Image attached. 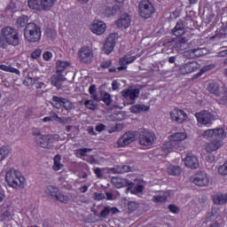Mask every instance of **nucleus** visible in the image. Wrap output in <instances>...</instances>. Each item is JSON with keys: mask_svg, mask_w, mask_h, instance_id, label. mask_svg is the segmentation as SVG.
Here are the masks:
<instances>
[{"mask_svg": "<svg viewBox=\"0 0 227 227\" xmlns=\"http://www.w3.org/2000/svg\"><path fill=\"white\" fill-rule=\"evenodd\" d=\"M202 137L207 140L215 137L211 142H207L204 145L205 151L207 153H212L223 146V141L227 137V131L223 127L207 129L204 131Z\"/></svg>", "mask_w": 227, "mask_h": 227, "instance_id": "nucleus-1", "label": "nucleus"}, {"mask_svg": "<svg viewBox=\"0 0 227 227\" xmlns=\"http://www.w3.org/2000/svg\"><path fill=\"white\" fill-rule=\"evenodd\" d=\"M187 139V133L185 131H179L168 135V142H165L160 149V155L166 157L168 153L176 152L181 147V143Z\"/></svg>", "mask_w": 227, "mask_h": 227, "instance_id": "nucleus-2", "label": "nucleus"}, {"mask_svg": "<svg viewBox=\"0 0 227 227\" xmlns=\"http://www.w3.org/2000/svg\"><path fill=\"white\" fill-rule=\"evenodd\" d=\"M20 36L18 31L12 27H4L0 31V47L6 48L7 45L18 46Z\"/></svg>", "mask_w": 227, "mask_h": 227, "instance_id": "nucleus-3", "label": "nucleus"}, {"mask_svg": "<svg viewBox=\"0 0 227 227\" xmlns=\"http://www.w3.org/2000/svg\"><path fill=\"white\" fill-rule=\"evenodd\" d=\"M5 180L9 186L14 189L24 188L26 184V179L21 173L13 168L10 169L5 175Z\"/></svg>", "mask_w": 227, "mask_h": 227, "instance_id": "nucleus-4", "label": "nucleus"}, {"mask_svg": "<svg viewBox=\"0 0 227 227\" xmlns=\"http://www.w3.org/2000/svg\"><path fill=\"white\" fill-rule=\"evenodd\" d=\"M24 35L28 42L36 43L41 39V28L35 23H28L24 29Z\"/></svg>", "mask_w": 227, "mask_h": 227, "instance_id": "nucleus-5", "label": "nucleus"}, {"mask_svg": "<svg viewBox=\"0 0 227 227\" xmlns=\"http://www.w3.org/2000/svg\"><path fill=\"white\" fill-rule=\"evenodd\" d=\"M59 135H42L41 137H35V144L44 149H51L53 143L59 139Z\"/></svg>", "mask_w": 227, "mask_h": 227, "instance_id": "nucleus-6", "label": "nucleus"}, {"mask_svg": "<svg viewBox=\"0 0 227 227\" xmlns=\"http://www.w3.org/2000/svg\"><path fill=\"white\" fill-rule=\"evenodd\" d=\"M139 144L143 146H152L155 143L157 137L153 131H149L147 129H144L139 132Z\"/></svg>", "mask_w": 227, "mask_h": 227, "instance_id": "nucleus-7", "label": "nucleus"}, {"mask_svg": "<svg viewBox=\"0 0 227 227\" xmlns=\"http://www.w3.org/2000/svg\"><path fill=\"white\" fill-rule=\"evenodd\" d=\"M138 12L140 17L149 19L155 13V7L149 0H142L139 3Z\"/></svg>", "mask_w": 227, "mask_h": 227, "instance_id": "nucleus-8", "label": "nucleus"}, {"mask_svg": "<svg viewBox=\"0 0 227 227\" xmlns=\"http://www.w3.org/2000/svg\"><path fill=\"white\" fill-rule=\"evenodd\" d=\"M191 181L200 187H205L209 184V176L206 172H199L191 177Z\"/></svg>", "mask_w": 227, "mask_h": 227, "instance_id": "nucleus-9", "label": "nucleus"}, {"mask_svg": "<svg viewBox=\"0 0 227 227\" xmlns=\"http://www.w3.org/2000/svg\"><path fill=\"white\" fill-rule=\"evenodd\" d=\"M197 121L200 124L204 126H210L213 121V115L207 110L200 111L195 114Z\"/></svg>", "mask_w": 227, "mask_h": 227, "instance_id": "nucleus-10", "label": "nucleus"}, {"mask_svg": "<svg viewBox=\"0 0 227 227\" xmlns=\"http://www.w3.org/2000/svg\"><path fill=\"white\" fill-rule=\"evenodd\" d=\"M134 141H136V133L134 131H127L117 140V146L119 148L124 147Z\"/></svg>", "mask_w": 227, "mask_h": 227, "instance_id": "nucleus-11", "label": "nucleus"}, {"mask_svg": "<svg viewBox=\"0 0 227 227\" xmlns=\"http://www.w3.org/2000/svg\"><path fill=\"white\" fill-rule=\"evenodd\" d=\"M116 38H117L116 33H112L106 37V40L103 47V52L105 54L109 55L111 54V52H113L116 43Z\"/></svg>", "mask_w": 227, "mask_h": 227, "instance_id": "nucleus-12", "label": "nucleus"}, {"mask_svg": "<svg viewBox=\"0 0 227 227\" xmlns=\"http://www.w3.org/2000/svg\"><path fill=\"white\" fill-rule=\"evenodd\" d=\"M121 4H107L106 5L103 6L100 12L105 17H112L114 16L121 8Z\"/></svg>", "mask_w": 227, "mask_h": 227, "instance_id": "nucleus-13", "label": "nucleus"}, {"mask_svg": "<svg viewBox=\"0 0 227 227\" xmlns=\"http://www.w3.org/2000/svg\"><path fill=\"white\" fill-rule=\"evenodd\" d=\"M90 29L93 34L101 35L106 30V24L102 20H94L90 25Z\"/></svg>", "mask_w": 227, "mask_h": 227, "instance_id": "nucleus-14", "label": "nucleus"}, {"mask_svg": "<svg viewBox=\"0 0 227 227\" xmlns=\"http://www.w3.org/2000/svg\"><path fill=\"white\" fill-rule=\"evenodd\" d=\"M200 64H198L197 62L193 61V62H188L184 65H183L180 69H179V73L182 75H186V74H190L194 73L195 71H197L198 69H200Z\"/></svg>", "mask_w": 227, "mask_h": 227, "instance_id": "nucleus-15", "label": "nucleus"}, {"mask_svg": "<svg viewBox=\"0 0 227 227\" xmlns=\"http://www.w3.org/2000/svg\"><path fill=\"white\" fill-rule=\"evenodd\" d=\"M169 115L171 120L177 123H183L184 121H185L187 117L186 113L179 108H175L170 111Z\"/></svg>", "mask_w": 227, "mask_h": 227, "instance_id": "nucleus-16", "label": "nucleus"}, {"mask_svg": "<svg viewBox=\"0 0 227 227\" xmlns=\"http://www.w3.org/2000/svg\"><path fill=\"white\" fill-rule=\"evenodd\" d=\"M131 16L128 13L121 14L120 18L115 21V24L120 29H126L131 26Z\"/></svg>", "mask_w": 227, "mask_h": 227, "instance_id": "nucleus-17", "label": "nucleus"}, {"mask_svg": "<svg viewBox=\"0 0 227 227\" xmlns=\"http://www.w3.org/2000/svg\"><path fill=\"white\" fill-rule=\"evenodd\" d=\"M135 60H136V59L121 58L119 59V64L121 66L118 67L117 68H115V67L110 68L109 72L110 73H116L117 71H119V72L125 71L128 68L127 65H130V63H134Z\"/></svg>", "mask_w": 227, "mask_h": 227, "instance_id": "nucleus-18", "label": "nucleus"}, {"mask_svg": "<svg viewBox=\"0 0 227 227\" xmlns=\"http://www.w3.org/2000/svg\"><path fill=\"white\" fill-rule=\"evenodd\" d=\"M183 161L187 168L192 169H197L200 167L199 159L192 153H188Z\"/></svg>", "mask_w": 227, "mask_h": 227, "instance_id": "nucleus-19", "label": "nucleus"}, {"mask_svg": "<svg viewBox=\"0 0 227 227\" xmlns=\"http://www.w3.org/2000/svg\"><path fill=\"white\" fill-rule=\"evenodd\" d=\"M122 97L126 99H130V104H134L135 100L139 98L140 95V90L139 89H128L124 90L121 92Z\"/></svg>", "mask_w": 227, "mask_h": 227, "instance_id": "nucleus-20", "label": "nucleus"}, {"mask_svg": "<svg viewBox=\"0 0 227 227\" xmlns=\"http://www.w3.org/2000/svg\"><path fill=\"white\" fill-rule=\"evenodd\" d=\"M50 118L51 121H58L59 124L67 125L70 124L72 122L71 117H59L56 113L51 112L50 113Z\"/></svg>", "mask_w": 227, "mask_h": 227, "instance_id": "nucleus-21", "label": "nucleus"}, {"mask_svg": "<svg viewBox=\"0 0 227 227\" xmlns=\"http://www.w3.org/2000/svg\"><path fill=\"white\" fill-rule=\"evenodd\" d=\"M24 4V0H11L10 4L6 8V11L15 12L20 10L23 7Z\"/></svg>", "mask_w": 227, "mask_h": 227, "instance_id": "nucleus-22", "label": "nucleus"}, {"mask_svg": "<svg viewBox=\"0 0 227 227\" xmlns=\"http://www.w3.org/2000/svg\"><path fill=\"white\" fill-rule=\"evenodd\" d=\"M51 81L52 86L56 87L58 90H61L62 82H66V78L61 74H53Z\"/></svg>", "mask_w": 227, "mask_h": 227, "instance_id": "nucleus-23", "label": "nucleus"}, {"mask_svg": "<svg viewBox=\"0 0 227 227\" xmlns=\"http://www.w3.org/2000/svg\"><path fill=\"white\" fill-rule=\"evenodd\" d=\"M12 153V150L9 145H0V162L4 161Z\"/></svg>", "mask_w": 227, "mask_h": 227, "instance_id": "nucleus-24", "label": "nucleus"}, {"mask_svg": "<svg viewBox=\"0 0 227 227\" xmlns=\"http://www.w3.org/2000/svg\"><path fill=\"white\" fill-rule=\"evenodd\" d=\"M150 110L149 106H145L144 104H137L130 106V113L132 114H142L145 112H148Z\"/></svg>", "mask_w": 227, "mask_h": 227, "instance_id": "nucleus-25", "label": "nucleus"}, {"mask_svg": "<svg viewBox=\"0 0 227 227\" xmlns=\"http://www.w3.org/2000/svg\"><path fill=\"white\" fill-rule=\"evenodd\" d=\"M213 201L216 205H225L227 204V193H216L212 196Z\"/></svg>", "mask_w": 227, "mask_h": 227, "instance_id": "nucleus-26", "label": "nucleus"}, {"mask_svg": "<svg viewBox=\"0 0 227 227\" xmlns=\"http://www.w3.org/2000/svg\"><path fill=\"white\" fill-rule=\"evenodd\" d=\"M208 92H210L212 95H215V97L221 96L222 88H220L219 84L217 82H210L207 87Z\"/></svg>", "mask_w": 227, "mask_h": 227, "instance_id": "nucleus-27", "label": "nucleus"}, {"mask_svg": "<svg viewBox=\"0 0 227 227\" xmlns=\"http://www.w3.org/2000/svg\"><path fill=\"white\" fill-rule=\"evenodd\" d=\"M92 57H93V51L88 46H83L80 48V51H78V58H92Z\"/></svg>", "mask_w": 227, "mask_h": 227, "instance_id": "nucleus-28", "label": "nucleus"}, {"mask_svg": "<svg viewBox=\"0 0 227 227\" xmlns=\"http://www.w3.org/2000/svg\"><path fill=\"white\" fill-rule=\"evenodd\" d=\"M207 53V50L206 49H193V50H190L189 52H187L186 54H189L190 58H202V56H205V54Z\"/></svg>", "mask_w": 227, "mask_h": 227, "instance_id": "nucleus-29", "label": "nucleus"}, {"mask_svg": "<svg viewBox=\"0 0 227 227\" xmlns=\"http://www.w3.org/2000/svg\"><path fill=\"white\" fill-rule=\"evenodd\" d=\"M61 52L59 49L45 51L43 53V58H60L62 56Z\"/></svg>", "mask_w": 227, "mask_h": 227, "instance_id": "nucleus-30", "label": "nucleus"}, {"mask_svg": "<svg viewBox=\"0 0 227 227\" xmlns=\"http://www.w3.org/2000/svg\"><path fill=\"white\" fill-rule=\"evenodd\" d=\"M44 192L48 196L55 200L59 192V189L55 186L49 185L44 189Z\"/></svg>", "mask_w": 227, "mask_h": 227, "instance_id": "nucleus-31", "label": "nucleus"}, {"mask_svg": "<svg viewBox=\"0 0 227 227\" xmlns=\"http://www.w3.org/2000/svg\"><path fill=\"white\" fill-rule=\"evenodd\" d=\"M0 70L4 71L5 73H11V74H15L17 75L20 74V71L10 65L6 66L4 64L0 65Z\"/></svg>", "mask_w": 227, "mask_h": 227, "instance_id": "nucleus-32", "label": "nucleus"}, {"mask_svg": "<svg viewBox=\"0 0 227 227\" xmlns=\"http://www.w3.org/2000/svg\"><path fill=\"white\" fill-rule=\"evenodd\" d=\"M89 94L90 95V98L94 100L95 102H100L101 99L99 98L98 93H97V86L95 84H91L89 87Z\"/></svg>", "mask_w": 227, "mask_h": 227, "instance_id": "nucleus-33", "label": "nucleus"}, {"mask_svg": "<svg viewBox=\"0 0 227 227\" xmlns=\"http://www.w3.org/2000/svg\"><path fill=\"white\" fill-rule=\"evenodd\" d=\"M111 170L114 174H124V173L131 171V168L129 166H127V165H121V166H117L114 168H111Z\"/></svg>", "mask_w": 227, "mask_h": 227, "instance_id": "nucleus-34", "label": "nucleus"}, {"mask_svg": "<svg viewBox=\"0 0 227 227\" xmlns=\"http://www.w3.org/2000/svg\"><path fill=\"white\" fill-rule=\"evenodd\" d=\"M218 98V102L222 106H227V88L223 87L221 91V96H216Z\"/></svg>", "mask_w": 227, "mask_h": 227, "instance_id": "nucleus-35", "label": "nucleus"}, {"mask_svg": "<svg viewBox=\"0 0 227 227\" xmlns=\"http://www.w3.org/2000/svg\"><path fill=\"white\" fill-rule=\"evenodd\" d=\"M215 67V66L214 64H210V65L204 67L203 68H201V70L199 73H197L193 75V79L196 80V79L201 77L202 74H204L205 73H207L210 70H213Z\"/></svg>", "mask_w": 227, "mask_h": 227, "instance_id": "nucleus-36", "label": "nucleus"}, {"mask_svg": "<svg viewBox=\"0 0 227 227\" xmlns=\"http://www.w3.org/2000/svg\"><path fill=\"white\" fill-rule=\"evenodd\" d=\"M184 32H185V29L184 27L182 21H178L176 23L175 28L173 29V34L176 36H180V35H184Z\"/></svg>", "mask_w": 227, "mask_h": 227, "instance_id": "nucleus-37", "label": "nucleus"}, {"mask_svg": "<svg viewBox=\"0 0 227 227\" xmlns=\"http://www.w3.org/2000/svg\"><path fill=\"white\" fill-rule=\"evenodd\" d=\"M57 0H41L42 10L50 11Z\"/></svg>", "mask_w": 227, "mask_h": 227, "instance_id": "nucleus-38", "label": "nucleus"}, {"mask_svg": "<svg viewBox=\"0 0 227 227\" xmlns=\"http://www.w3.org/2000/svg\"><path fill=\"white\" fill-rule=\"evenodd\" d=\"M83 105L85 106V108L90 111H96L98 108V104L95 102L94 99H87Z\"/></svg>", "mask_w": 227, "mask_h": 227, "instance_id": "nucleus-39", "label": "nucleus"}, {"mask_svg": "<svg viewBox=\"0 0 227 227\" xmlns=\"http://www.w3.org/2000/svg\"><path fill=\"white\" fill-rule=\"evenodd\" d=\"M69 67H70V63L67 61H58L57 62V73L62 74Z\"/></svg>", "mask_w": 227, "mask_h": 227, "instance_id": "nucleus-40", "label": "nucleus"}, {"mask_svg": "<svg viewBox=\"0 0 227 227\" xmlns=\"http://www.w3.org/2000/svg\"><path fill=\"white\" fill-rule=\"evenodd\" d=\"M27 22H28V17L26 15H22L20 18H18V20L16 21V26H17V27L20 28V27H25Z\"/></svg>", "mask_w": 227, "mask_h": 227, "instance_id": "nucleus-41", "label": "nucleus"}, {"mask_svg": "<svg viewBox=\"0 0 227 227\" xmlns=\"http://www.w3.org/2000/svg\"><path fill=\"white\" fill-rule=\"evenodd\" d=\"M2 219L3 221H6V219H10L11 215H12V209L10 207H4L2 208Z\"/></svg>", "mask_w": 227, "mask_h": 227, "instance_id": "nucleus-42", "label": "nucleus"}, {"mask_svg": "<svg viewBox=\"0 0 227 227\" xmlns=\"http://www.w3.org/2000/svg\"><path fill=\"white\" fill-rule=\"evenodd\" d=\"M52 101H53V103H52L53 106H54L56 109L60 110L61 107L63 106V105H62V103H63V98L58 97V96H54V97L52 98Z\"/></svg>", "mask_w": 227, "mask_h": 227, "instance_id": "nucleus-43", "label": "nucleus"}, {"mask_svg": "<svg viewBox=\"0 0 227 227\" xmlns=\"http://www.w3.org/2000/svg\"><path fill=\"white\" fill-rule=\"evenodd\" d=\"M167 171L171 176H178L181 173V168L178 166L170 165Z\"/></svg>", "mask_w": 227, "mask_h": 227, "instance_id": "nucleus-44", "label": "nucleus"}, {"mask_svg": "<svg viewBox=\"0 0 227 227\" xmlns=\"http://www.w3.org/2000/svg\"><path fill=\"white\" fill-rule=\"evenodd\" d=\"M63 168V164H61V156L60 155H56L54 157V165H53V169L55 171H59Z\"/></svg>", "mask_w": 227, "mask_h": 227, "instance_id": "nucleus-45", "label": "nucleus"}, {"mask_svg": "<svg viewBox=\"0 0 227 227\" xmlns=\"http://www.w3.org/2000/svg\"><path fill=\"white\" fill-rule=\"evenodd\" d=\"M112 184L116 188H121L125 185V180L118 177H113Z\"/></svg>", "mask_w": 227, "mask_h": 227, "instance_id": "nucleus-46", "label": "nucleus"}, {"mask_svg": "<svg viewBox=\"0 0 227 227\" xmlns=\"http://www.w3.org/2000/svg\"><path fill=\"white\" fill-rule=\"evenodd\" d=\"M27 4L28 7L32 10L41 11L42 9L38 0H28Z\"/></svg>", "mask_w": 227, "mask_h": 227, "instance_id": "nucleus-47", "label": "nucleus"}, {"mask_svg": "<svg viewBox=\"0 0 227 227\" xmlns=\"http://www.w3.org/2000/svg\"><path fill=\"white\" fill-rule=\"evenodd\" d=\"M102 102L106 105V106H111V104L113 103V99L111 95L108 92H104L103 96H102Z\"/></svg>", "mask_w": 227, "mask_h": 227, "instance_id": "nucleus-48", "label": "nucleus"}, {"mask_svg": "<svg viewBox=\"0 0 227 227\" xmlns=\"http://www.w3.org/2000/svg\"><path fill=\"white\" fill-rule=\"evenodd\" d=\"M55 200H59L60 202H63V203H67L69 201L68 196L65 195L64 192H62L60 191L57 194V197L55 198Z\"/></svg>", "mask_w": 227, "mask_h": 227, "instance_id": "nucleus-49", "label": "nucleus"}, {"mask_svg": "<svg viewBox=\"0 0 227 227\" xmlns=\"http://www.w3.org/2000/svg\"><path fill=\"white\" fill-rule=\"evenodd\" d=\"M168 200V196H166V193H162L160 195H156L153 197V201L154 202H166Z\"/></svg>", "mask_w": 227, "mask_h": 227, "instance_id": "nucleus-50", "label": "nucleus"}, {"mask_svg": "<svg viewBox=\"0 0 227 227\" xmlns=\"http://www.w3.org/2000/svg\"><path fill=\"white\" fill-rule=\"evenodd\" d=\"M128 189H130V193L135 194V195H139L144 192L145 186L144 185H137L133 189L130 188V187H129Z\"/></svg>", "mask_w": 227, "mask_h": 227, "instance_id": "nucleus-51", "label": "nucleus"}, {"mask_svg": "<svg viewBox=\"0 0 227 227\" xmlns=\"http://www.w3.org/2000/svg\"><path fill=\"white\" fill-rule=\"evenodd\" d=\"M62 106H63L66 110L69 111V110H72V109H73L74 105L72 104V102H71L70 100L62 98Z\"/></svg>", "mask_w": 227, "mask_h": 227, "instance_id": "nucleus-52", "label": "nucleus"}, {"mask_svg": "<svg viewBox=\"0 0 227 227\" xmlns=\"http://www.w3.org/2000/svg\"><path fill=\"white\" fill-rule=\"evenodd\" d=\"M90 152H92V149L83 148L76 151V155H78V157H85L87 156V153Z\"/></svg>", "mask_w": 227, "mask_h": 227, "instance_id": "nucleus-53", "label": "nucleus"}, {"mask_svg": "<svg viewBox=\"0 0 227 227\" xmlns=\"http://www.w3.org/2000/svg\"><path fill=\"white\" fill-rule=\"evenodd\" d=\"M216 214H215V209H212V212L207 213V217H206V223H211V221H214L215 219Z\"/></svg>", "mask_w": 227, "mask_h": 227, "instance_id": "nucleus-54", "label": "nucleus"}, {"mask_svg": "<svg viewBox=\"0 0 227 227\" xmlns=\"http://www.w3.org/2000/svg\"><path fill=\"white\" fill-rule=\"evenodd\" d=\"M111 213L110 207H105L103 210L100 212V217L106 219L108 217L109 214Z\"/></svg>", "mask_w": 227, "mask_h": 227, "instance_id": "nucleus-55", "label": "nucleus"}, {"mask_svg": "<svg viewBox=\"0 0 227 227\" xmlns=\"http://www.w3.org/2000/svg\"><path fill=\"white\" fill-rule=\"evenodd\" d=\"M218 172L222 176H227V160L223 166L219 167Z\"/></svg>", "mask_w": 227, "mask_h": 227, "instance_id": "nucleus-56", "label": "nucleus"}, {"mask_svg": "<svg viewBox=\"0 0 227 227\" xmlns=\"http://www.w3.org/2000/svg\"><path fill=\"white\" fill-rule=\"evenodd\" d=\"M124 129V125L122 123H116L115 126L109 131L110 133L121 131Z\"/></svg>", "mask_w": 227, "mask_h": 227, "instance_id": "nucleus-57", "label": "nucleus"}, {"mask_svg": "<svg viewBox=\"0 0 227 227\" xmlns=\"http://www.w3.org/2000/svg\"><path fill=\"white\" fill-rule=\"evenodd\" d=\"M137 207H138V203H137V202H135V201H130V202L128 204V209H129L130 212L135 211Z\"/></svg>", "mask_w": 227, "mask_h": 227, "instance_id": "nucleus-58", "label": "nucleus"}, {"mask_svg": "<svg viewBox=\"0 0 227 227\" xmlns=\"http://www.w3.org/2000/svg\"><path fill=\"white\" fill-rule=\"evenodd\" d=\"M120 87H121V83H120L119 81H117V80L113 81V82H112V90L114 91L118 90L120 89Z\"/></svg>", "mask_w": 227, "mask_h": 227, "instance_id": "nucleus-59", "label": "nucleus"}, {"mask_svg": "<svg viewBox=\"0 0 227 227\" xmlns=\"http://www.w3.org/2000/svg\"><path fill=\"white\" fill-rule=\"evenodd\" d=\"M93 195H94V196H93V199H94L95 200H101L106 199V195L103 194V193L95 192Z\"/></svg>", "mask_w": 227, "mask_h": 227, "instance_id": "nucleus-60", "label": "nucleus"}, {"mask_svg": "<svg viewBox=\"0 0 227 227\" xmlns=\"http://www.w3.org/2000/svg\"><path fill=\"white\" fill-rule=\"evenodd\" d=\"M112 61L111 60H106L100 64L101 68L107 69L111 67Z\"/></svg>", "mask_w": 227, "mask_h": 227, "instance_id": "nucleus-61", "label": "nucleus"}, {"mask_svg": "<svg viewBox=\"0 0 227 227\" xmlns=\"http://www.w3.org/2000/svg\"><path fill=\"white\" fill-rule=\"evenodd\" d=\"M41 55H42V50L36 49L31 53V58H40Z\"/></svg>", "mask_w": 227, "mask_h": 227, "instance_id": "nucleus-62", "label": "nucleus"}, {"mask_svg": "<svg viewBox=\"0 0 227 227\" xmlns=\"http://www.w3.org/2000/svg\"><path fill=\"white\" fill-rule=\"evenodd\" d=\"M168 208L172 212V214H177L178 212V207L175 205H169Z\"/></svg>", "mask_w": 227, "mask_h": 227, "instance_id": "nucleus-63", "label": "nucleus"}, {"mask_svg": "<svg viewBox=\"0 0 227 227\" xmlns=\"http://www.w3.org/2000/svg\"><path fill=\"white\" fill-rule=\"evenodd\" d=\"M48 36L51 39H55L57 37V32L55 30H50L48 32Z\"/></svg>", "mask_w": 227, "mask_h": 227, "instance_id": "nucleus-64", "label": "nucleus"}]
</instances>
